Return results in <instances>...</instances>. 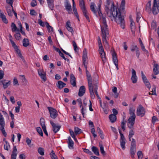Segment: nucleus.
I'll use <instances>...</instances> for the list:
<instances>
[{
  "label": "nucleus",
  "instance_id": "f257e3e1",
  "mask_svg": "<svg viewBox=\"0 0 159 159\" xmlns=\"http://www.w3.org/2000/svg\"><path fill=\"white\" fill-rule=\"evenodd\" d=\"M95 4L94 2H91L90 5V9L93 13L96 16H97V13L98 12V14L100 17L102 16V23L103 26H101V31L102 34V40L105 46L109 48V44L107 41L106 37L109 34L108 26L107 24L106 18L103 16L101 10V5L99 4L98 5V8L97 10L95 9Z\"/></svg>",
  "mask_w": 159,
  "mask_h": 159
},
{
  "label": "nucleus",
  "instance_id": "f03ea898",
  "mask_svg": "<svg viewBox=\"0 0 159 159\" xmlns=\"http://www.w3.org/2000/svg\"><path fill=\"white\" fill-rule=\"evenodd\" d=\"M105 10L108 16L111 17L112 16L113 18L115 19L116 23L120 25L122 29H125V21L124 16L121 15L119 9H118L114 5L113 2L111 3L110 10H109L108 7L106 6Z\"/></svg>",
  "mask_w": 159,
  "mask_h": 159
},
{
  "label": "nucleus",
  "instance_id": "7ed1b4c3",
  "mask_svg": "<svg viewBox=\"0 0 159 159\" xmlns=\"http://www.w3.org/2000/svg\"><path fill=\"white\" fill-rule=\"evenodd\" d=\"M86 74L88 80L89 89L90 93V96L91 98L92 99H93L95 98V95H94V93L93 92V80L92 81L91 76L88 70H86ZM95 74V73H94L93 74V76ZM96 74L97 75L96 73ZM93 79H95V77H94V78L93 77Z\"/></svg>",
  "mask_w": 159,
  "mask_h": 159
},
{
  "label": "nucleus",
  "instance_id": "20e7f679",
  "mask_svg": "<svg viewBox=\"0 0 159 159\" xmlns=\"http://www.w3.org/2000/svg\"><path fill=\"white\" fill-rule=\"evenodd\" d=\"M94 77H95V79H93V93H95L96 95L97 96L98 98L100 99L101 98L99 97L98 92L97 90L98 88V75L96 74H94L93 77L94 78Z\"/></svg>",
  "mask_w": 159,
  "mask_h": 159
},
{
  "label": "nucleus",
  "instance_id": "39448f33",
  "mask_svg": "<svg viewBox=\"0 0 159 159\" xmlns=\"http://www.w3.org/2000/svg\"><path fill=\"white\" fill-rule=\"evenodd\" d=\"M5 123L3 115L0 112V130L5 137H6L7 134L5 129Z\"/></svg>",
  "mask_w": 159,
  "mask_h": 159
},
{
  "label": "nucleus",
  "instance_id": "423d86ee",
  "mask_svg": "<svg viewBox=\"0 0 159 159\" xmlns=\"http://www.w3.org/2000/svg\"><path fill=\"white\" fill-rule=\"evenodd\" d=\"M136 151V141L134 139H132L131 143L130 148V153L131 157L132 158H134V155Z\"/></svg>",
  "mask_w": 159,
  "mask_h": 159
},
{
  "label": "nucleus",
  "instance_id": "0eeeda50",
  "mask_svg": "<svg viewBox=\"0 0 159 159\" xmlns=\"http://www.w3.org/2000/svg\"><path fill=\"white\" fill-rule=\"evenodd\" d=\"M47 108L49 111L50 117L53 119H55L58 115L57 111L51 107H48Z\"/></svg>",
  "mask_w": 159,
  "mask_h": 159
},
{
  "label": "nucleus",
  "instance_id": "6e6552de",
  "mask_svg": "<svg viewBox=\"0 0 159 159\" xmlns=\"http://www.w3.org/2000/svg\"><path fill=\"white\" fill-rule=\"evenodd\" d=\"M145 112L146 111L144 108L141 105H139L137 110V116L143 117L145 115Z\"/></svg>",
  "mask_w": 159,
  "mask_h": 159
},
{
  "label": "nucleus",
  "instance_id": "1a4fd4ad",
  "mask_svg": "<svg viewBox=\"0 0 159 159\" xmlns=\"http://www.w3.org/2000/svg\"><path fill=\"white\" fill-rule=\"evenodd\" d=\"M159 2L157 1V0H154L152 8V11L153 14L157 15L159 12Z\"/></svg>",
  "mask_w": 159,
  "mask_h": 159
},
{
  "label": "nucleus",
  "instance_id": "9d476101",
  "mask_svg": "<svg viewBox=\"0 0 159 159\" xmlns=\"http://www.w3.org/2000/svg\"><path fill=\"white\" fill-rule=\"evenodd\" d=\"M10 41L12 44V46L15 49L16 53L18 54V56L21 59H23V57L20 53V51L18 48V47L16 45L15 42L11 39H9Z\"/></svg>",
  "mask_w": 159,
  "mask_h": 159
},
{
  "label": "nucleus",
  "instance_id": "9b49d317",
  "mask_svg": "<svg viewBox=\"0 0 159 159\" xmlns=\"http://www.w3.org/2000/svg\"><path fill=\"white\" fill-rule=\"evenodd\" d=\"M98 51L103 63H105L106 61V58L103 48H99Z\"/></svg>",
  "mask_w": 159,
  "mask_h": 159
},
{
  "label": "nucleus",
  "instance_id": "f8f14e48",
  "mask_svg": "<svg viewBox=\"0 0 159 159\" xmlns=\"http://www.w3.org/2000/svg\"><path fill=\"white\" fill-rule=\"evenodd\" d=\"M135 118H134L129 117L128 119V123L127 125L129 129H132L134 127V125L135 123Z\"/></svg>",
  "mask_w": 159,
  "mask_h": 159
},
{
  "label": "nucleus",
  "instance_id": "ddd939ff",
  "mask_svg": "<svg viewBox=\"0 0 159 159\" xmlns=\"http://www.w3.org/2000/svg\"><path fill=\"white\" fill-rule=\"evenodd\" d=\"M112 61L115 64L117 70L119 69L118 67V60L116 54L115 52H114L112 54Z\"/></svg>",
  "mask_w": 159,
  "mask_h": 159
},
{
  "label": "nucleus",
  "instance_id": "4468645a",
  "mask_svg": "<svg viewBox=\"0 0 159 159\" xmlns=\"http://www.w3.org/2000/svg\"><path fill=\"white\" fill-rule=\"evenodd\" d=\"M87 59V52L86 48H85L83 52V55L82 57L83 64L84 66L87 65L88 63L86 62V61Z\"/></svg>",
  "mask_w": 159,
  "mask_h": 159
},
{
  "label": "nucleus",
  "instance_id": "2eb2a0df",
  "mask_svg": "<svg viewBox=\"0 0 159 159\" xmlns=\"http://www.w3.org/2000/svg\"><path fill=\"white\" fill-rule=\"evenodd\" d=\"M50 123L52 127V129L54 132L55 133L57 132L60 130L61 127V126L57 125L51 120L50 121Z\"/></svg>",
  "mask_w": 159,
  "mask_h": 159
},
{
  "label": "nucleus",
  "instance_id": "dca6fc26",
  "mask_svg": "<svg viewBox=\"0 0 159 159\" xmlns=\"http://www.w3.org/2000/svg\"><path fill=\"white\" fill-rule=\"evenodd\" d=\"M66 27L68 31L70 32L72 34L74 33L72 28L71 27L70 22L68 20L66 24Z\"/></svg>",
  "mask_w": 159,
  "mask_h": 159
},
{
  "label": "nucleus",
  "instance_id": "f3484780",
  "mask_svg": "<svg viewBox=\"0 0 159 159\" xmlns=\"http://www.w3.org/2000/svg\"><path fill=\"white\" fill-rule=\"evenodd\" d=\"M85 92V88L84 86H81L80 88L78 93V95L80 97L83 96Z\"/></svg>",
  "mask_w": 159,
  "mask_h": 159
},
{
  "label": "nucleus",
  "instance_id": "a211bd4d",
  "mask_svg": "<svg viewBox=\"0 0 159 159\" xmlns=\"http://www.w3.org/2000/svg\"><path fill=\"white\" fill-rule=\"evenodd\" d=\"M66 84L63 82L61 81H58L56 84L57 87L60 89H62L63 88L65 87Z\"/></svg>",
  "mask_w": 159,
  "mask_h": 159
},
{
  "label": "nucleus",
  "instance_id": "6ab92c4d",
  "mask_svg": "<svg viewBox=\"0 0 159 159\" xmlns=\"http://www.w3.org/2000/svg\"><path fill=\"white\" fill-rule=\"evenodd\" d=\"M17 149L16 146H14L12 153L11 155V159H16V157L17 155Z\"/></svg>",
  "mask_w": 159,
  "mask_h": 159
},
{
  "label": "nucleus",
  "instance_id": "aec40b11",
  "mask_svg": "<svg viewBox=\"0 0 159 159\" xmlns=\"http://www.w3.org/2000/svg\"><path fill=\"white\" fill-rule=\"evenodd\" d=\"M11 82L10 81L6 82V80H5L3 81H0V85H3L4 89L7 88L8 86L10 85Z\"/></svg>",
  "mask_w": 159,
  "mask_h": 159
},
{
  "label": "nucleus",
  "instance_id": "412c9836",
  "mask_svg": "<svg viewBox=\"0 0 159 159\" xmlns=\"http://www.w3.org/2000/svg\"><path fill=\"white\" fill-rule=\"evenodd\" d=\"M70 82L72 85L73 86H76V78L75 77L74 75L71 74L70 75Z\"/></svg>",
  "mask_w": 159,
  "mask_h": 159
},
{
  "label": "nucleus",
  "instance_id": "4be33fe9",
  "mask_svg": "<svg viewBox=\"0 0 159 159\" xmlns=\"http://www.w3.org/2000/svg\"><path fill=\"white\" fill-rule=\"evenodd\" d=\"M68 144L69 148L70 149H73L74 148V142L72 140L71 137L70 136L68 137Z\"/></svg>",
  "mask_w": 159,
  "mask_h": 159
},
{
  "label": "nucleus",
  "instance_id": "5701e85b",
  "mask_svg": "<svg viewBox=\"0 0 159 159\" xmlns=\"http://www.w3.org/2000/svg\"><path fill=\"white\" fill-rule=\"evenodd\" d=\"M153 70L155 75H157L159 73V66L157 64H156L154 65Z\"/></svg>",
  "mask_w": 159,
  "mask_h": 159
},
{
  "label": "nucleus",
  "instance_id": "b1692460",
  "mask_svg": "<svg viewBox=\"0 0 159 159\" xmlns=\"http://www.w3.org/2000/svg\"><path fill=\"white\" fill-rule=\"evenodd\" d=\"M130 26L131 29V31L132 33L134 34V30L135 29V27L134 24V23L133 20L131 18H130Z\"/></svg>",
  "mask_w": 159,
  "mask_h": 159
},
{
  "label": "nucleus",
  "instance_id": "393cba45",
  "mask_svg": "<svg viewBox=\"0 0 159 159\" xmlns=\"http://www.w3.org/2000/svg\"><path fill=\"white\" fill-rule=\"evenodd\" d=\"M0 17L2 19V21L4 23L6 24H7L8 23V20L4 13L1 14V15H0Z\"/></svg>",
  "mask_w": 159,
  "mask_h": 159
},
{
  "label": "nucleus",
  "instance_id": "a878e982",
  "mask_svg": "<svg viewBox=\"0 0 159 159\" xmlns=\"http://www.w3.org/2000/svg\"><path fill=\"white\" fill-rule=\"evenodd\" d=\"M109 118L111 123H114L116 121V116L115 115L111 114L109 116Z\"/></svg>",
  "mask_w": 159,
  "mask_h": 159
},
{
  "label": "nucleus",
  "instance_id": "bb28decb",
  "mask_svg": "<svg viewBox=\"0 0 159 159\" xmlns=\"http://www.w3.org/2000/svg\"><path fill=\"white\" fill-rule=\"evenodd\" d=\"M79 5L82 11L84 10H86L83 0H79Z\"/></svg>",
  "mask_w": 159,
  "mask_h": 159
},
{
  "label": "nucleus",
  "instance_id": "cd10ccee",
  "mask_svg": "<svg viewBox=\"0 0 159 159\" xmlns=\"http://www.w3.org/2000/svg\"><path fill=\"white\" fill-rule=\"evenodd\" d=\"M11 31L12 32L19 31V30L17 29L16 24L14 23H12L11 25Z\"/></svg>",
  "mask_w": 159,
  "mask_h": 159
},
{
  "label": "nucleus",
  "instance_id": "c85d7f7f",
  "mask_svg": "<svg viewBox=\"0 0 159 159\" xmlns=\"http://www.w3.org/2000/svg\"><path fill=\"white\" fill-rule=\"evenodd\" d=\"M22 43L23 46L25 47H27L30 44L29 40L28 39L24 38Z\"/></svg>",
  "mask_w": 159,
  "mask_h": 159
},
{
  "label": "nucleus",
  "instance_id": "c756f323",
  "mask_svg": "<svg viewBox=\"0 0 159 159\" xmlns=\"http://www.w3.org/2000/svg\"><path fill=\"white\" fill-rule=\"evenodd\" d=\"M92 150L96 155L97 156L99 155L98 149L97 147L95 146H93L92 148Z\"/></svg>",
  "mask_w": 159,
  "mask_h": 159
},
{
  "label": "nucleus",
  "instance_id": "7c9ffc66",
  "mask_svg": "<svg viewBox=\"0 0 159 159\" xmlns=\"http://www.w3.org/2000/svg\"><path fill=\"white\" fill-rule=\"evenodd\" d=\"M117 88L116 87H112V91L113 93H115L114 97L115 98H118L119 94L117 93Z\"/></svg>",
  "mask_w": 159,
  "mask_h": 159
},
{
  "label": "nucleus",
  "instance_id": "2f4dec72",
  "mask_svg": "<svg viewBox=\"0 0 159 159\" xmlns=\"http://www.w3.org/2000/svg\"><path fill=\"white\" fill-rule=\"evenodd\" d=\"M151 1H149L146 5V9L148 12L150 11L151 10Z\"/></svg>",
  "mask_w": 159,
  "mask_h": 159
},
{
  "label": "nucleus",
  "instance_id": "473e14b6",
  "mask_svg": "<svg viewBox=\"0 0 159 159\" xmlns=\"http://www.w3.org/2000/svg\"><path fill=\"white\" fill-rule=\"evenodd\" d=\"M49 154L52 159H58L57 157L55 154L53 150H52Z\"/></svg>",
  "mask_w": 159,
  "mask_h": 159
},
{
  "label": "nucleus",
  "instance_id": "72a5a7b5",
  "mask_svg": "<svg viewBox=\"0 0 159 159\" xmlns=\"http://www.w3.org/2000/svg\"><path fill=\"white\" fill-rule=\"evenodd\" d=\"M38 152L42 156H43L44 154V149L43 148L39 147L38 149Z\"/></svg>",
  "mask_w": 159,
  "mask_h": 159
},
{
  "label": "nucleus",
  "instance_id": "f704fd0d",
  "mask_svg": "<svg viewBox=\"0 0 159 159\" xmlns=\"http://www.w3.org/2000/svg\"><path fill=\"white\" fill-rule=\"evenodd\" d=\"M14 36L16 39L17 40H20L21 39V35L19 31L16 32V34L14 35Z\"/></svg>",
  "mask_w": 159,
  "mask_h": 159
},
{
  "label": "nucleus",
  "instance_id": "c9c22d12",
  "mask_svg": "<svg viewBox=\"0 0 159 159\" xmlns=\"http://www.w3.org/2000/svg\"><path fill=\"white\" fill-rule=\"evenodd\" d=\"M74 132L75 134L77 135L80 134L82 132L81 130L77 127H75L74 128Z\"/></svg>",
  "mask_w": 159,
  "mask_h": 159
},
{
  "label": "nucleus",
  "instance_id": "e433bc0d",
  "mask_svg": "<svg viewBox=\"0 0 159 159\" xmlns=\"http://www.w3.org/2000/svg\"><path fill=\"white\" fill-rule=\"evenodd\" d=\"M82 11L83 12V13L84 16H85V17H86V19L88 20L89 22H90V21L89 18V16L88 15L87 11L86 10V9L85 10H84Z\"/></svg>",
  "mask_w": 159,
  "mask_h": 159
},
{
  "label": "nucleus",
  "instance_id": "4c0bfd02",
  "mask_svg": "<svg viewBox=\"0 0 159 159\" xmlns=\"http://www.w3.org/2000/svg\"><path fill=\"white\" fill-rule=\"evenodd\" d=\"M36 130L39 135L41 136H43V134L41 129L40 127H37L36 128Z\"/></svg>",
  "mask_w": 159,
  "mask_h": 159
},
{
  "label": "nucleus",
  "instance_id": "58836bf2",
  "mask_svg": "<svg viewBox=\"0 0 159 159\" xmlns=\"http://www.w3.org/2000/svg\"><path fill=\"white\" fill-rule=\"evenodd\" d=\"M130 130L129 131V135L128 137H132L133 135H134V132L133 130L134 129V128H133L132 129H129Z\"/></svg>",
  "mask_w": 159,
  "mask_h": 159
},
{
  "label": "nucleus",
  "instance_id": "ea45409f",
  "mask_svg": "<svg viewBox=\"0 0 159 159\" xmlns=\"http://www.w3.org/2000/svg\"><path fill=\"white\" fill-rule=\"evenodd\" d=\"M137 155L139 159H142L143 155L141 151H138Z\"/></svg>",
  "mask_w": 159,
  "mask_h": 159
},
{
  "label": "nucleus",
  "instance_id": "a19ab883",
  "mask_svg": "<svg viewBox=\"0 0 159 159\" xmlns=\"http://www.w3.org/2000/svg\"><path fill=\"white\" fill-rule=\"evenodd\" d=\"M65 7L66 8V9L68 11H70L71 10V7L70 4L68 2L66 3Z\"/></svg>",
  "mask_w": 159,
  "mask_h": 159
},
{
  "label": "nucleus",
  "instance_id": "79ce46f5",
  "mask_svg": "<svg viewBox=\"0 0 159 159\" xmlns=\"http://www.w3.org/2000/svg\"><path fill=\"white\" fill-rule=\"evenodd\" d=\"M125 141H120L121 146L123 150L125 149Z\"/></svg>",
  "mask_w": 159,
  "mask_h": 159
},
{
  "label": "nucleus",
  "instance_id": "37998d69",
  "mask_svg": "<svg viewBox=\"0 0 159 159\" xmlns=\"http://www.w3.org/2000/svg\"><path fill=\"white\" fill-rule=\"evenodd\" d=\"M7 11L8 13V15L10 16H12L13 14L11 12L10 7H9L7 9Z\"/></svg>",
  "mask_w": 159,
  "mask_h": 159
},
{
  "label": "nucleus",
  "instance_id": "c03bdc74",
  "mask_svg": "<svg viewBox=\"0 0 159 159\" xmlns=\"http://www.w3.org/2000/svg\"><path fill=\"white\" fill-rule=\"evenodd\" d=\"M40 124L42 127L46 126L45 124V121L44 119L41 117L40 119Z\"/></svg>",
  "mask_w": 159,
  "mask_h": 159
},
{
  "label": "nucleus",
  "instance_id": "a18cd8bd",
  "mask_svg": "<svg viewBox=\"0 0 159 159\" xmlns=\"http://www.w3.org/2000/svg\"><path fill=\"white\" fill-rule=\"evenodd\" d=\"M121 126L123 131L125 130V121L123 120L121 122Z\"/></svg>",
  "mask_w": 159,
  "mask_h": 159
},
{
  "label": "nucleus",
  "instance_id": "49530a36",
  "mask_svg": "<svg viewBox=\"0 0 159 159\" xmlns=\"http://www.w3.org/2000/svg\"><path fill=\"white\" fill-rule=\"evenodd\" d=\"M135 48H136V56L138 58H139V57L140 54L139 49L137 47H135Z\"/></svg>",
  "mask_w": 159,
  "mask_h": 159
},
{
  "label": "nucleus",
  "instance_id": "de8ad7c7",
  "mask_svg": "<svg viewBox=\"0 0 159 159\" xmlns=\"http://www.w3.org/2000/svg\"><path fill=\"white\" fill-rule=\"evenodd\" d=\"M5 142L6 143V144H4V148L6 150H8V146H9V147L10 148V146L9 145V143L7 141H5Z\"/></svg>",
  "mask_w": 159,
  "mask_h": 159
},
{
  "label": "nucleus",
  "instance_id": "09e8293b",
  "mask_svg": "<svg viewBox=\"0 0 159 159\" xmlns=\"http://www.w3.org/2000/svg\"><path fill=\"white\" fill-rule=\"evenodd\" d=\"M38 73L40 76L43 75L44 74H46V73L42 69H39L38 70Z\"/></svg>",
  "mask_w": 159,
  "mask_h": 159
},
{
  "label": "nucleus",
  "instance_id": "8fccbe9b",
  "mask_svg": "<svg viewBox=\"0 0 159 159\" xmlns=\"http://www.w3.org/2000/svg\"><path fill=\"white\" fill-rule=\"evenodd\" d=\"M119 133L120 135V141H125V138L123 134L121 133V131H119Z\"/></svg>",
  "mask_w": 159,
  "mask_h": 159
},
{
  "label": "nucleus",
  "instance_id": "3c124183",
  "mask_svg": "<svg viewBox=\"0 0 159 159\" xmlns=\"http://www.w3.org/2000/svg\"><path fill=\"white\" fill-rule=\"evenodd\" d=\"M98 46H99V48H103L101 41V39H100L99 37H98Z\"/></svg>",
  "mask_w": 159,
  "mask_h": 159
},
{
  "label": "nucleus",
  "instance_id": "603ef678",
  "mask_svg": "<svg viewBox=\"0 0 159 159\" xmlns=\"http://www.w3.org/2000/svg\"><path fill=\"white\" fill-rule=\"evenodd\" d=\"M100 150L101 151V153L102 154H105V152L104 150V148L103 146L102 145H100Z\"/></svg>",
  "mask_w": 159,
  "mask_h": 159
},
{
  "label": "nucleus",
  "instance_id": "864d4df0",
  "mask_svg": "<svg viewBox=\"0 0 159 159\" xmlns=\"http://www.w3.org/2000/svg\"><path fill=\"white\" fill-rule=\"evenodd\" d=\"M137 77V76L136 75V72L135 70L133 69H132V77Z\"/></svg>",
  "mask_w": 159,
  "mask_h": 159
},
{
  "label": "nucleus",
  "instance_id": "5fc2aeb1",
  "mask_svg": "<svg viewBox=\"0 0 159 159\" xmlns=\"http://www.w3.org/2000/svg\"><path fill=\"white\" fill-rule=\"evenodd\" d=\"M20 76L21 77L20 79L23 82L26 83L27 82V80L24 75H20Z\"/></svg>",
  "mask_w": 159,
  "mask_h": 159
},
{
  "label": "nucleus",
  "instance_id": "6e6d98bb",
  "mask_svg": "<svg viewBox=\"0 0 159 159\" xmlns=\"http://www.w3.org/2000/svg\"><path fill=\"white\" fill-rule=\"evenodd\" d=\"M14 2L13 0H6V2L9 4L11 6L12 8H13L12 4Z\"/></svg>",
  "mask_w": 159,
  "mask_h": 159
},
{
  "label": "nucleus",
  "instance_id": "4d7b16f0",
  "mask_svg": "<svg viewBox=\"0 0 159 159\" xmlns=\"http://www.w3.org/2000/svg\"><path fill=\"white\" fill-rule=\"evenodd\" d=\"M125 0H122L120 4V7L122 9H123L124 7H125Z\"/></svg>",
  "mask_w": 159,
  "mask_h": 159
},
{
  "label": "nucleus",
  "instance_id": "13d9d810",
  "mask_svg": "<svg viewBox=\"0 0 159 159\" xmlns=\"http://www.w3.org/2000/svg\"><path fill=\"white\" fill-rule=\"evenodd\" d=\"M46 74H44L43 75H42L41 76H40L42 80L44 82H45L47 80V78H46Z\"/></svg>",
  "mask_w": 159,
  "mask_h": 159
},
{
  "label": "nucleus",
  "instance_id": "bf43d9fd",
  "mask_svg": "<svg viewBox=\"0 0 159 159\" xmlns=\"http://www.w3.org/2000/svg\"><path fill=\"white\" fill-rule=\"evenodd\" d=\"M158 120V119L157 117L155 116H153L152 117V123L154 124L156 121Z\"/></svg>",
  "mask_w": 159,
  "mask_h": 159
},
{
  "label": "nucleus",
  "instance_id": "052dcab7",
  "mask_svg": "<svg viewBox=\"0 0 159 159\" xmlns=\"http://www.w3.org/2000/svg\"><path fill=\"white\" fill-rule=\"evenodd\" d=\"M38 22L40 26L43 27L44 26V24L40 19L38 20Z\"/></svg>",
  "mask_w": 159,
  "mask_h": 159
},
{
  "label": "nucleus",
  "instance_id": "680f3d73",
  "mask_svg": "<svg viewBox=\"0 0 159 159\" xmlns=\"http://www.w3.org/2000/svg\"><path fill=\"white\" fill-rule=\"evenodd\" d=\"M13 84L14 85H19L18 83V81L16 78H14L13 79Z\"/></svg>",
  "mask_w": 159,
  "mask_h": 159
},
{
  "label": "nucleus",
  "instance_id": "e2e57ef3",
  "mask_svg": "<svg viewBox=\"0 0 159 159\" xmlns=\"http://www.w3.org/2000/svg\"><path fill=\"white\" fill-rule=\"evenodd\" d=\"M98 133L100 136V137L102 139H103L104 138V136L102 131H98Z\"/></svg>",
  "mask_w": 159,
  "mask_h": 159
},
{
  "label": "nucleus",
  "instance_id": "0e129e2a",
  "mask_svg": "<svg viewBox=\"0 0 159 159\" xmlns=\"http://www.w3.org/2000/svg\"><path fill=\"white\" fill-rule=\"evenodd\" d=\"M42 129L44 134L47 136H48V134L46 130V126H44L42 127Z\"/></svg>",
  "mask_w": 159,
  "mask_h": 159
},
{
  "label": "nucleus",
  "instance_id": "69168bd1",
  "mask_svg": "<svg viewBox=\"0 0 159 159\" xmlns=\"http://www.w3.org/2000/svg\"><path fill=\"white\" fill-rule=\"evenodd\" d=\"M137 77H131V80H132V82L134 84H135L137 82Z\"/></svg>",
  "mask_w": 159,
  "mask_h": 159
},
{
  "label": "nucleus",
  "instance_id": "338daca9",
  "mask_svg": "<svg viewBox=\"0 0 159 159\" xmlns=\"http://www.w3.org/2000/svg\"><path fill=\"white\" fill-rule=\"evenodd\" d=\"M84 151L85 153L89 154L90 155H91L92 154V152L88 149L85 148L84 149Z\"/></svg>",
  "mask_w": 159,
  "mask_h": 159
},
{
  "label": "nucleus",
  "instance_id": "774afa93",
  "mask_svg": "<svg viewBox=\"0 0 159 159\" xmlns=\"http://www.w3.org/2000/svg\"><path fill=\"white\" fill-rule=\"evenodd\" d=\"M53 2H52L51 3V2H48V5L49 7V8L51 9V10H52L53 7Z\"/></svg>",
  "mask_w": 159,
  "mask_h": 159
}]
</instances>
